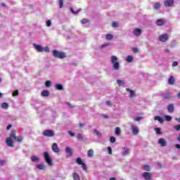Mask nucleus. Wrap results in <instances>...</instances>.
<instances>
[{
  "label": "nucleus",
  "mask_w": 180,
  "mask_h": 180,
  "mask_svg": "<svg viewBox=\"0 0 180 180\" xmlns=\"http://www.w3.org/2000/svg\"><path fill=\"white\" fill-rule=\"evenodd\" d=\"M111 63L112 64V70L117 71L120 68V63L117 61V58L115 56H111Z\"/></svg>",
  "instance_id": "obj_1"
},
{
  "label": "nucleus",
  "mask_w": 180,
  "mask_h": 180,
  "mask_svg": "<svg viewBox=\"0 0 180 180\" xmlns=\"http://www.w3.org/2000/svg\"><path fill=\"white\" fill-rule=\"evenodd\" d=\"M53 56L56 58H65V53L64 52H60L57 50L53 51Z\"/></svg>",
  "instance_id": "obj_2"
},
{
  "label": "nucleus",
  "mask_w": 180,
  "mask_h": 180,
  "mask_svg": "<svg viewBox=\"0 0 180 180\" xmlns=\"http://www.w3.org/2000/svg\"><path fill=\"white\" fill-rule=\"evenodd\" d=\"M44 157L46 162L48 164V165H50L51 167L53 165V160H51V158H50V155L48 152L44 153Z\"/></svg>",
  "instance_id": "obj_3"
},
{
  "label": "nucleus",
  "mask_w": 180,
  "mask_h": 180,
  "mask_svg": "<svg viewBox=\"0 0 180 180\" xmlns=\"http://www.w3.org/2000/svg\"><path fill=\"white\" fill-rule=\"evenodd\" d=\"M43 136L45 137H53L54 136V131L51 129H46L42 132Z\"/></svg>",
  "instance_id": "obj_4"
},
{
  "label": "nucleus",
  "mask_w": 180,
  "mask_h": 180,
  "mask_svg": "<svg viewBox=\"0 0 180 180\" xmlns=\"http://www.w3.org/2000/svg\"><path fill=\"white\" fill-rule=\"evenodd\" d=\"M131 129L132 131V134H134V136H137V134H139V133H140V129H139V127H137L134 124L131 125Z\"/></svg>",
  "instance_id": "obj_5"
},
{
  "label": "nucleus",
  "mask_w": 180,
  "mask_h": 180,
  "mask_svg": "<svg viewBox=\"0 0 180 180\" xmlns=\"http://www.w3.org/2000/svg\"><path fill=\"white\" fill-rule=\"evenodd\" d=\"M142 176L145 180H151V178L153 177V174L145 172L142 174Z\"/></svg>",
  "instance_id": "obj_6"
},
{
  "label": "nucleus",
  "mask_w": 180,
  "mask_h": 180,
  "mask_svg": "<svg viewBox=\"0 0 180 180\" xmlns=\"http://www.w3.org/2000/svg\"><path fill=\"white\" fill-rule=\"evenodd\" d=\"M174 0H166L164 1V5L166 8H171L172 6H174Z\"/></svg>",
  "instance_id": "obj_7"
},
{
  "label": "nucleus",
  "mask_w": 180,
  "mask_h": 180,
  "mask_svg": "<svg viewBox=\"0 0 180 180\" xmlns=\"http://www.w3.org/2000/svg\"><path fill=\"white\" fill-rule=\"evenodd\" d=\"M33 46L34 49L39 51V53H43V51H44V48H43L41 45L34 44Z\"/></svg>",
  "instance_id": "obj_8"
},
{
  "label": "nucleus",
  "mask_w": 180,
  "mask_h": 180,
  "mask_svg": "<svg viewBox=\"0 0 180 180\" xmlns=\"http://www.w3.org/2000/svg\"><path fill=\"white\" fill-rule=\"evenodd\" d=\"M160 41H162L163 43H165L167 40H168V35L167 34H162L159 37Z\"/></svg>",
  "instance_id": "obj_9"
},
{
  "label": "nucleus",
  "mask_w": 180,
  "mask_h": 180,
  "mask_svg": "<svg viewBox=\"0 0 180 180\" xmlns=\"http://www.w3.org/2000/svg\"><path fill=\"white\" fill-rule=\"evenodd\" d=\"M52 151H53V153H60V148H58V145L57 144V143H53Z\"/></svg>",
  "instance_id": "obj_10"
},
{
  "label": "nucleus",
  "mask_w": 180,
  "mask_h": 180,
  "mask_svg": "<svg viewBox=\"0 0 180 180\" xmlns=\"http://www.w3.org/2000/svg\"><path fill=\"white\" fill-rule=\"evenodd\" d=\"M141 33H142V31H141V30H140V28H136L135 30H133V34L136 37L141 36Z\"/></svg>",
  "instance_id": "obj_11"
},
{
  "label": "nucleus",
  "mask_w": 180,
  "mask_h": 180,
  "mask_svg": "<svg viewBox=\"0 0 180 180\" xmlns=\"http://www.w3.org/2000/svg\"><path fill=\"white\" fill-rule=\"evenodd\" d=\"M158 144L161 146V147H165L167 146V141L164 138H160L158 140Z\"/></svg>",
  "instance_id": "obj_12"
},
{
  "label": "nucleus",
  "mask_w": 180,
  "mask_h": 180,
  "mask_svg": "<svg viewBox=\"0 0 180 180\" xmlns=\"http://www.w3.org/2000/svg\"><path fill=\"white\" fill-rule=\"evenodd\" d=\"M175 109V107H174V104H169L167 105V111L169 113H174V110Z\"/></svg>",
  "instance_id": "obj_13"
},
{
  "label": "nucleus",
  "mask_w": 180,
  "mask_h": 180,
  "mask_svg": "<svg viewBox=\"0 0 180 180\" xmlns=\"http://www.w3.org/2000/svg\"><path fill=\"white\" fill-rule=\"evenodd\" d=\"M6 143L8 147H13V141H12V139H11V138H7L6 140Z\"/></svg>",
  "instance_id": "obj_14"
},
{
  "label": "nucleus",
  "mask_w": 180,
  "mask_h": 180,
  "mask_svg": "<svg viewBox=\"0 0 180 180\" xmlns=\"http://www.w3.org/2000/svg\"><path fill=\"white\" fill-rule=\"evenodd\" d=\"M93 133H94L98 139H101V137H102V134H101V132H99V131H98V129H93Z\"/></svg>",
  "instance_id": "obj_15"
},
{
  "label": "nucleus",
  "mask_w": 180,
  "mask_h": 180,
  "mask_svg": "<svg viewBox=\"0 0 180 180\" xmlns=\"http://www.w3.org/2000/svg\"><path fill=\"white\" fill-rule=\"evenodd\" d=\"M156 25L158 26H162V25H165V21H164L162 19H158L156 21Z\"/></svg>",
  "instance_id": "obj_16"
},
{
  "label": "nucleus",
  "mask_w": 180,
  "mask_h": 180,
  "mask_svg": "<svg viewBox=\"0 0 180 180\" xmlns=\"http://www.w3.org/2000/svg\"><path fill=\"white\" fill-rule=\"evenodd\" d=\"M168 84H169V85H174V84H175V79L174 78V76H171L169 78Z\"/></svg>",
  "instance_id": "obj_17"
},
{
  "label": "nucleus",
  "mask_w": 180,
  "mask_h": 180,
  "mask_svg": "<svg viewBox=\"0 0 180 180\" xmlns=\"http://www.w3.org/2000/svg\"><path fill=\"white\" fill-rule=\"evenodd\" d=\"M65 153L67 154H69L70 157H72V149L70 147H66L65 148Z\"/></svg>",
  "instance_id": "obj_18"
},
{
  "label": "nucleus",
  "mask_w": 180,
  "mask_h": 180,
  "mask_svg": "<svg viewBox=\"0 0 180 180\" xmlns=\"http://www.w3.org/2000/svg\"><path fill=\"white\" fill-rule=\"evenodd\" d=\"M8 139H11V140H16V131H12Z\"/></svg>",
  "instance_id": "obj_19"
},
{
  "label": "nucleus",
  "mask_w": 180,
  "mask_h": 180,
  "mask_svg": "<svg viewBox=\"0 0 180 180\" xmlns=\"http://www.w3.org/2000/svg\"><path fill=\"white\" fill-rule=\"evenodd\" d=\"M55 88L58 91H63V89H64V86H63V84H56L55 85Z\"/></svg>",
  "instance_id": "obj_20"
},
{
  "label": "nucleus",
  "mask_w": 180,
  "mask_h": 180,
  "mask_svg": "<svg viewBox=\"0 0 180 180\" xmlns=\"http://www.w3.org/2000/svg\"><path fill=\"white\" fill-rule=\"evenodd\" d=\"M41 96H49L50 95V91L47 90H44L41 94Z\"/></svg>",
  "instance_id": "obj_21"
},
{
  "label": "nucleus",
  "mask_w": 180,
  "mask_h": 180,
  "mask_svg": "<svg viewBox=\"0 0 180 180\" xmlns=\"http://www.w3.org/2000/svg\"><path fill=\"white\" fill-rule=\"evenodd\" d=\"M133 60H134V58L132 56H128L126 58L127 63H133Z\"/></svg>",
  "instance_id": "obj_22"
},
{
  "label": "nucleus",
  "mask_w": 180,
  "mask_h": 180,
  "mask_svg": "<svg viewBox=\"0 0 180 180\" xmlns=\"http://www.w3.org/2000/svg\"><path fill=\"white\" fill-rule=\"evenodd\" d=\"M154 120H158L159 123H164V119L160 116H155L154 117Z\"/></svg>",
  "instance_id": "obj_23"
},
{
  "label": "nucleus",
  "mask_w": 180,
  "mask_h": 180,
  "mask_svg": "<svg viewBox=\"0 0 180 180\" xmlns=\"http://www.w3.org/2000/svg\"><path fill=\"white\" fill-rule=\"evenodd\" d=\"M160 8H161V4H160L159 2L158 3H155L154 5H153V9H155L156 11L160 9Z\"/></svg>",
  "instance_id": "obj_24"
},
{
  "label": "nucleus",
  "mask_w": 180,
  "mask_h": 180,
  "mask_svg": "<svg viewBox=\"0 0 180 180\" xmlns=\"http://www.w3.org/2000/svg\"><path fill=\"white\" fill-rule=\"evenodd\" d=\"M70 12H72V13H74V15H78V13H79V12H81V8H79L77 11H74V9L72 8V7H70Z\"/></svg>",
  "instance_id": "obj_25"
},
{
  "label": "nucleus",
  "mask_w": 180,
  "mask_h": 180,
  "mask_svg": "<svg viewBox=\"0 0 180 180\" xmlns=\"http://www.w3.org/2000/svg\"><path fill=\"white\" fill-rule=\"evenodd\" d=\"M87 155L88 157L91 158V157H94V150L93 149H90L87 151Z\"/></svg>",
  "instance_id": "obj_26"
},
{
  "label": "nucleus",
  "mask_w": 180,
  "mask_h": 180,
  "mask_svg": "<svg viewBox=\"0 0 180 180\" xmlns=\"http://www.w3.org/2000/svg\"><path fill=\"white\" fill-rule=\"evenodd\" d=\"M129 153H130V150L129 148H126L125 150L122 153V157H126Z\"/></svg>",
  "instance_id": "obj_27"
},
{
  "label": "nucleus",
  "mask_w": 180,
  "mask_h": 180,
  "mask_svg": "<svg viewBox=\"0 0 180 180\" xmlns=\"http://www.w3.org/2000/svg\"><path fill=\"white\" fill-rule=\"evenodd\" d=\"M37 168H38V169H45L46 165H44V164H39L37 165Z\"/></svg>",
  "instance_id": "obj_28"
},
{
  "label": "nucleus",
  "mask_w": 180,
  "mask_h": 180,
  "mask_svg": "<svg viewBox=\"0 0 180 180\" xmlns=\"http://www.w3.org/2000/svg\"><path fill=\"white\" fill-rule=\"evenodd\" d=\"M31 161H32V162H38L39 158L37 156H32Z\"/></svg>",
  "instance_id": "obj_29"
},
{
  "label": "nucleus",
  "mask_w": 180,
  "mask_h": 180,
  "mask_svg": "<svg viewBox=\"0 0 180 180\" xmlns=\"http://www.w3.org/2000/svg\"><path fill=\"white\" fill-rule=\"evenodd\" d=\"M171 98V94L170 93H167L163 94V98L164 99H169Z\"/></svg>",
  "instance_id": "obj_30"
},
{
  "label": "nucleus",
  "mask_w": 180,
  "mask_h": 180,
  "mask_svg": "<svg viewBox=\"0 0 180 180\" xmlns=\"http://www.w3.org/2000/svg\"><path fill=\"white\" fill-rule=\"evenodd\" d=\"M73 179L75 180H81L79 178V175L77 173H74L73 174Z\"/></svg>",
  "instance_id": "obj_31"
},
{
  "label": "nucleus",
  "mask_w": 180,
  "mask_h": 180,
  "mask_svg": "<svg viewBox=\"0 0 180 180\" xmlns=\"http://www.w3.org/2000/svg\"><path fill=\"white\" fill-rule=\"evenodd\" d=\"M120 133H122V131L120 130V128L116 127L115 128V134L117 136H120Z\"/></svg>",
  "instance_id": "obj_32"
},
{
  "label": "nucleus",
  "mask_w": 180,
  "mask_h": 180,
  "mask_svg": "<svg viewBox=\"0 0 180 180\" xmlns=\"http://www.w3.org/2000/svg\"><path fill=\"white\" fill-rule=\"evenodd\" d=\"M76 162L77 164H78L79 165H82L84 162H82V159H81V158H77L76 160Z\"/></svg>",
  "instance_id": "obj_33"
},
{
  "label": "nucleus",
  "mask_w": 180,
  "mask_h": 180,
  "mask_svg": "<svg viewBox=\"0 0 180 180\" xmlns=\"http://www.w3.org/2000/svg\"><path fill=\"white\" fill-rule=\"evenodd\" d=\"M105 39L107 40H112L113 39V35L110 34H107L105 35Z\"/></svg>",
  "instance_id": "obj_34"
},
{
  "label": "nucleus",
  "mask_w": 180,
  "mask_h": 180,
  "mask_svg": "<svg viewBox=\"0 0 180 180\" xmlns=\"http://www.w3.org/2000/svg\"><path fill=\"white\" fill-rule=\"evenodd\" d=\"M117 84L119 86H122V85H124V82H123V80L118 79L117 80Z\"/></svg>",
  "instance_id": "obj_35"
},
{
  "label": "nucleus",
  "mask_w": 180,
  "mask_h": 180,
  "mask_svg": "<svg viewBox=\"0 0 180 180\" xmlns=\"http://www.w3.org/2000/svg\"><path fill=\"white\" fill-rule=\"evenodd\" d=\"M127 91L128 92H130V94H129L130 98H131L132 96H134V91L130 90V89H127Z\"/></svg>",
  "instance_id": "obj_36"
},
{
  "label": "nucleus",
  "mask_w": 180,
  "mask_h": 180,
  "mask_svg": "<svg viewBox=\"0 0 180 180\" xmlns=\"http://www.w3.org/2000/svg\"><path fill=\"white\" fill-rule=\"evenodd\" d=\"M1 106L2 109H8V108L9 107V105L6 103H3L1 105Z\"/></svg>",
  "instance_id": "obj_37"
},
{
  "label": "nucleus",
  "mask_w": 180,
  "mask_h": 180,
  "mask_svg": "<svg viewBox=\"0 0 180 180\" xmlns=\"http://www.w3.org/2000/svg\"><path fill=\"white\" fill-rule=\"evenodd\" d=\"M45 86H46V88H50V86H51V82L49 80L45 82Z\"/></svg>",
  "instance_id": "obj_38"
},
{
  "label": "nucleus",
  "mask_w": 180,
  "mask_h": 180,
  "mask_svg": "<svg viewBox=\"0 0 180 180\" xmlns=\"http://www.w3.org/2000/svg\"><path fill=\"white\" fill-rule=\"evenodd\" d=\"M64 6V0H59V8L61 9Z\"/></svg>",
  "instance_id": "obj_39"
},
{
  "label": "nucleus",
  "mask_w": 180,
  "mask_h": 180,
  "mask_svg": "<svg viewBox=\"0 0 180 180\" xmlns=\"http://www.w3.org/2000/svg\"><path fill=\"white\" fill-rule=\"evenodd\" d=\"M81 22L82 25H86V23H89V20L84 18V19H82Z\"/></svg>",
  "instance_id": "obj_40"
},
{
  "label": "nucleus",
  "mask_w": 180,
  "mask_h": 180,
  "mask_svg": "<svg viewBox=\"0 0 180 180\" xmlns=\"http://www.w3.org/2000/svg\"><path fill=\"white\" fill-rule=\"evenodd\" d=\"M165 120H167V122H171L172 120V117L169 116V115H165Z\"/></svg>",
  "instance_id": "obj_41"
},
{
  "label": "nucleus",
  "mask_w": 180,
  "mask_h": 180,
  "mask_svg": "<svg viewBox=\"0 0 180 180\" xmlns=\"http://www.w3.org/2000/svg\"><path fill=\"white\" fill-rule=\"evenodd\" d=\"M110 143H112V144H113V143H116V138L114 137V136H111V137L110 138Z\"/></svg>",
  "instance_id": "obj_42"
},
{
  "label": "nucleus",
  "mask_w": 180,
  "mask_h": 180,
  "mask_svg": "<svg viewBox=\"0 0 180 180\" xmlns=\"http://www.w3.org/2000/svg\"><path fill=\"white\" fill-rule=\"evenodd\" d=\"M143 169L145 171H150V166L148 165H146L143 166Z\"/></svg>",
  "instance_id": "obj_43"
},
{
  "label": "nucleus",
  "mask_w": 180,
  "mask_h": 180,
  "mask_svg": "<svg viewBox=\"0 0 180 180\" xmlns=\"http://www.w3.org/2000/svg\"><path fill=\"white\" fill-rule=\"evenodd\" d=\"M155 131H156V134H161V129L160 128H155Z\"/></svg>",
  "instance_id": "obj_44"
},
{
  "label": "nucleus",
  "mask_w": 180,
  "mask_h": 180,
  "mask_svg": "<svg viewBox=\"0 0 180 180\" xmlns=\"http://www.w3.org/2000/svg\"><path fill=\"white\" fill-rule=\"evenodd\" d=\"M16 141H18V143H20L22 140H23V138L22 136L16 137V139H15Z\"/></svg>",
  "instance_id": "obj_45"
},
{
  "label": "nucleus",
  "mask_w": 180,
  "mask_h": 180,
  "mask_svg": "<svg viewBox=\"0 0 180 180\" xmlns=\"http://www.w3.org/2000/svg\"><path fill=\"white\" fill-rule=\"evenodd\" d=\"M82 168H83L84 171H86V169H88V168L86 167V165L85 163H82Z\"/></svg>",
  "instance_id": "obj_46"
},
{
  "label": "nucleus",
  "mask_w": 180,
  "mask_h": 180,
  "mask_svg": "<svg viewBox=\"0 0 180 180\" xmlns=\"http://www.w3.org/2000/svg\"><path fill=\"white\" fill-rule=\"evenodd\" d=\"M77 140H84V137L81 134H77Z\"/></svg>",
  "instance_id": "obj_47"
},
{
  "label": "nucleus",
  "mask_w": 180,
  "mask_h": 180,
  "mask_svg": "<svg viewBox=\"0 0 180 180\" xmlns=\"http://www.w3.org/2000/svg\"><path fill=\"white\" fill-rule=\"evenodd\" d=\"M44 51H45V53H49L50 48L49 46H46L45 48H44Z\"/></svg>",
  "instance_id": "obj_48"
},
{
  "label": "nucleus",
  "mask_w": 180,
  "mask_h": 180,
  "mask_svg": "<svg viewBox=\"0 0 180 180\" xmlns=\"http://www.w3.org/2000/svg\"><path fill=\"white\" fill-rule=\"evenodd\" d=\"M174 129H175V130H176V131H179V130H180V124L175 125L174 127Z\"/></svg>",
  "instance_id": "obj_49"
},
{
  "label": "nucleus",
  "mask_w": 180,
  "mask_h": 180,
  "mask_svg": "<svg viewBox=\"0 0 180 180\" xmlns=\"http://www.w3.org/2000/svg\"><path fill=\"white\" fill-rule=\"evenodd\" d=\"M112 26V27H119V24L117 22H113Z\"/></svg>",
  "instance_id": "obj_50"
},
{
  "label": "nucleus",
  "mask_w": 180,
  "mask_h": 180,
  "mask_svg": "<svg viewBox=\"0 0 180 180\" xmlns=\"http://www.w3.org/2000/svg\"><path fill=\"white\" fill-rule=\"evenodd\" d=\"M143 119V117H136L134 118L135 122H140Z\"/></svg>",
  "instance_id": "obj_51"
},
{
  "label": "nucleus",
  "mask_w": 180,
  "mask_h": 180,
  "mask_svg": "<svg viewBox=\"0 0 180 180\" xmlns=\"http://www.w3.org/2000/svg\"><path fill=\"white\" fill-rule=\"evenodd\" d=\"M46 26H47L48 27H50V26H51V20H48L46 21Z\"/></svg>",
  "instance_id": "obj_52"
},
{
  "label": "nucleus",
  "mask_w": 180,
  "mask_h": 180,
  "mask_svg": "<svg viewBox=\"0 0 180 180\" xmlns=\"http://www.w3.org/2000/svg\"><path fill=\"white\" fill-rule=\"evenodd\" d=\"M18 95H19V91L15 90V91L13 93V96H18Z\"/></svg>",
  "instance_id": "obj_53"
},
{
  "label": "nucleus",
  "mask_w": 180,
  "mask_h": 180,
  "mask_svg": "<svg viewBox=\"0 0 180 180\" xmlns=\"http://www.w3.org/2000/svg\"><path fill=\"white\" fill-rule=\"evenodd\" d=\"M6 164V162L5 160H0V165L1 167H4Z\"/></svg>",
  "instance_id": "obj_54"
},
{
  "label": "nucleus",
  "mask_w": 180,
  "mask_h": 180,
  "mask_svg": "<svg viewBox=\"0 0 180 180\" xmlns=\"http://www.w3.org/2000/svg\"><path fill=\"white\" fill-rule=\"evenodd\" d=\"M108 154H110V155H112V147L109 146L108 148Z\"/></svg>",
  "instance_id": "obj_55"
},
{
  "label": "nucleus",
  "mask_w": 180,
  "mask_h": 180,
  "mask_svg": "<svg viewBox=\"0 0 180 180\" xmlns=\"http://www.w3.org/2000/svg\"><path fill=\"white\" fill-rule=\"evenodd\" d=\"M68 134H70V136H71L72 137H74V136H75V134H74L72 131H69Z\"/></svg>",
  "instance_id": "obj_56"
},
{
  "label": "nucleus",
  "mask_w": 180,
  "mask_h": 180,
  "mask_svg": "<svg viewBox=\"0 0 180 180\" xmlns=\"http://www.w3.org/2000/svg\"><path fill=\"white\" fill-rule=\"evenodd\" d=\"M106 105H108V106H112V102H110V101H107L105 102Z\"/></svg>",
  "instance_id": "obj_57"
},
{
  "label": "nucleus",
  "mask_w": 180,
  "mask_h": 180,
  "mask_svg": "<svg viewBox=\"0 0 180 180\" xmlns=\"http://www.w3.org/2000/svg\"><path fill=\"white\" fill-rule=\"evenodd\" d=\"M176 65H178V62L176 61L173 62L172 67H176Z\"/></svg>",
  "instance_id": "obj_58"
},
{
  "label": "nucleus",
  "mask_w": 180,
  "mask_h": 180,
  "mask_svg": "<svg viewBox=\"0 0 180 180\" xmlns=\"http://www.w3.org/2000/svg\"><path fill=\"white\" fill-rule=\"evenodd\" d=\"M134 53H139V49L137 48H133Z\"/></svg>",
  "instance_id": "obj_59"
},
{
  "label": "nucleus",
  "mask_w": 180,
  "mask_h": 180,
  "mask_svg": "<svg viewBox=\"0 0 180 180\" xmlns=\"http://www.w3.org/2000/svg\"><path fill=\"white\" fill-rule=\"evenodd\" d=\"M66 104L68 106H70V108H74V106H72L69 102H67Z\"/></svg>",
  "instance_id": "obj_60"
},
{
  "label": "nucleus",
  "mask_w": 180,
  "mask_h": 180,
  "mask_svg": "<svg viewBox=\"0 0 180 180\" xmlns=\"http://www.w3.org/2000/svg\"><path fill=\"white\" fill-rule=\"evenodd\" d=\"M12 127V124H8L6 127V130H9Z\"/></svg>",
  "instance_id": "obj_61"
},
{
  "label": "nucleus",
  "mask_w": 180,
  "mask_h": 180,
  "mask_svg": "<svg viewBox=\"0 0 180 180\" xmlns=\"http://www.w3.org/2000/svg\"><path fill=\"white\" fill-rule=\"evenodd\" d=\"M106 46H109V44L101 45V48L103 49V47H106Z\"/></svg>",
  "instance_id": "obj_62"
},
{
  "label": "nucleus",
  "mask_w": 180,
  "mask_h": 180,
  "mask_svg": "<svg viewBox=\"0 0 180 180\" xmlns=\"http://www.w3.org/2000/svg\"><path fill=\"white\" fill-rule=\"evenodd\" d=\"M79 127H84L85 126V124L80 123L79 124Z\"/></svg>",
  "instance_id": "obj_63"
},
{
  "label": "nucleus",
  "mask_w": 180,
  "mask_h": 180,
  "mask_svg": "<svg viewBox=\"0 0 180 180\" xmlns=\"http://www.w3.org/2000/svg\"><path fill=\"white\" fill-rule=\"evenodd\" d=\"M110 180H116V179L115 177H112L110 179Z\"/></svg>",
  "instance_id": "obj_64"
}]
</instances>
